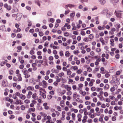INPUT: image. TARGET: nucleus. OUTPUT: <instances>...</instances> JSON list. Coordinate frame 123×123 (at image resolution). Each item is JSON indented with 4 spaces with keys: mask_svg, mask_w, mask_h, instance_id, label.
Listing matches in <instances>:
<instances>
[{
    "mask_svg": "<svg viewBox=\"0 0 123 123\" xmlns=\"http://www.w3.org/2000/svg\"><path fill=\"white\" fill-rule=\"evenodd\" d=\"M119 0H111V2L113 4L115 7H117V4L118 3Z\"/></svg>",
    "mask_w": 123,
    "mask_h": 123,
    "instance_id": "obj_1",
    "label": "nucleus"
},
{
    "mask_svg": "<svg viewBox=\"0 0 123 123\" xmlns=\"http://www.w3.org/2000/svg\"><path fill=\"white\" fill-rule=\"evenodd\" d=\"M17 15L15 20L18 21L20 20L22 16V14L21 13H18Z\"/></svg>",
    "mask_w": 123,
    "mask_h": 123,
    "instance_id": "obj_2",
    "label": "nucleus"
},
{
    "mask_svg": "<svg viewBox=\"0 0 123 123\" xmlns=\"http://www.w3.org/2000/svg\"><path fill=\"white\" fill-rule=\"evenodd\" d=\"M2 86L4 87H6L8 86V84L7 81L3 80L2 83Z\"/></svg>",
    "mask_w": 123,
    "mask_h": 123,
    "instance_id": "obj_3",
    "label": "nucleus"
},
{
    "mask_svg": "<svg viewBox=\"0 0 123 123\" xmlns=\"http://www.w3.org/2000/svg\"><path fill=\"white\" fill-rule=\"evenodd\" d=\"M32 98L34 100H37L38 98V97L37 96V94L36 93H33L32 96Z\"/></svg>",
    "mask_w": 123,
    "mask_h": 123,
    "instance_id": "obj_4",
    "label": "nucleus"
},
{
    "mask_svg": "<svg viewBox=\"0 0 123 123\" xmlns=\"http://www.w3.org/2000/svg\"><path fill=\"white\" fill-rule=\"evenodd\" d=\"M17 76L18 77L17 79L19 81H21L22 80L21 74H18Z\"/></svg>",
    "mask_w": 123,
    "mask_h": 123,
    "instance_id": "obj_5",
    "label": "nucleus"
},
{
    "mask_svg": "<svg viewBox=\"0 0 123 123\" xmlns=\"http://www.w3.org/2000/svg\"><path fill=\"white\" fill-rule=\"evenodd\" d=\"M75 6L74 5H72L71 4H69L66 5L65 7H66L68 8L69 7L70 8H71L73 7H74Z\"/></svg>",
    "mask_w": 123,
    "mask_h": 123,
    "instance_id": "obj_6",
    "label": "nucleus"
},
{
    "mask_svg": "<svg viewBox=\"0 0 123 123\" xmlns=\"http://www.w3.org/2000/svg\"><path fill=\"white\" fill-rule=\"evenodd\" d=\"M0 30L5 31H6L5 26L4 25H2L0 27Z\"/></svg>",
    "mask_w": 123,
    "mask_h": 123,
    "instance_id": "obj_7",
    "label": "nucleus"
},
{
    "mask_svg": "<svg viewBox=\"0 0 123 123\" xmlns=\"http://www.w3.org/2000/svg\"><path fill=\"white\" fill-rule=\"evenodd\" d=\"M35 110V108L34 107H33L29 109V110L28 111V112H31V111L34 112Z\"/></svg>",
    "mask_w": 123,
    "mask_h": 123,
    "instance_id": "obj_8",
    "label": "nucleus"
},
{
    "mask_svg": "<svg viewBox=\"0 0 123 123\" xmlns=\"http://www.w3.org/2000/svg\"><path fill=\"white\" fill-rule=\"evenodd\" d=\"M43 83V88H45L47 86V82H46L44 80H43L42 81Z\"/></svg>",
    "mask_w": 123,
    "mask_h": 123,
    "instance_id": "obj_9",
    "label": "nucleus"
},
{
    "mask_svg": "<svg viewBox=\"0 0 123 123\" xmlns=\"http://www.w3.org/2000/svg\"><path fill=\"white\" fill-rule=\"evenodd\" d=\"M35 2L36 4H37L39 6H40V2L41 1L39 0H35Z\"/></svg>",
    "mask_w": 123,
    "mask_h": 123,
    "instance_id": "obj_10",
    "label": "nucleus"
},
{
    "mask_svg": "<svg viewBox=\"0 0 123 123\" xmlns=\"http://www.w3.org/2000/svg\"><path fill=\"white\" fill-rule=\"evenodd\" d=\"M51 72L53 73H57L59 72V71L57 69H53L51 70Z\"/></svg>",
    "mask_w": 123,
    "mask_h": 123,
    "instance_id": "obj_11",
    "label": "nucleus"
},
{
    "mask_svg": "<svg viewBox=\"0 0 123 123\" xmlns=\"http://www.w3.org/2000/svg\"><path fill=\"white\" fill-rule=\"evenodd\" d=\"M78 97V95L76 92H75L74 93L73 97L74 98L73 100L74 99H75L76 98Z\"/></svg>",
    "mask_w": 123,
    "mask_h": 123,
    "instance_id": "obj_12",
    "label": "nucleus"
},
{
    "mask_svg": "<svg viewBox=\"0 0 123 123\" xmlns=\"http://www.w3.org/2000/svg\"><path fill=\"white\" fill-rule=\"evenodd\" d=\"M79 92L83 96H84L86 94V92H83L81 90Z\"/></svg>",
    "mask_w": 123,
    "mask_h": 123,
    "instance_id": "obj_13",
    "label": "nucleus"
},
{
    "mask_svg": "<svg viewBox=\"0 0 123 123\" xmlns=\"http://www.w3.org/2000/svg\"><path fill=\"white\" fill-rule=\"evenodd\" d=\"M27 89L29 90H33L34 89V88L33 87L30 86L27 87Z\"/></svg>",
    "mask_w": 123,
    "mask_h": 123,
    "instance_id": "obj_14",
    "label": "nucleus"
},
{
    "mask_svg": "<svg viewBox=\"0 0 123 123\" xmlns=\"http://www.w3.org/2000/svg\"><path fill=\"white\" fill-rule=\"evenodd\" d=\"M100 2V4L104 5L105 3V0H98Z\"/></svg>",
    "mask_w": 123,
    "mask_h": 123,
    "instance_id": "obj_15",
    "label": "nucleus"
},
{
    "mask_svg": "<svg viewBox=\"0 0 123 123\" xmlns=\"http://www.w3.org/2000/svg\"><path fill=\"white\" fill-rule=\"evenodd\" d=\"M52 14V12L51 10H49L48 12L47 15L48 16H51Z\"/></svg>",
    "mask_w": 123,
    "mask_h": 123,
    "instance_id": "obj_16",
    "label": "nucleus"
},
{
    "mask_svg": "<svg viewBox=\"0 0 123 123\" xmlns=\"http://www.w3.org/2000/svg\"><path fill=\"white\" fill-rule=\"evenodd\" d=\"M70 54V53L68 51H66L65 53V55L67 57L69 56Z\"/></svg>",
    "mask_w": 123,
    "mask_h": 123,
    "instance_id": "obj_17",
    "label": "nucleus"
},
{
    "mask_svg": "<svg viewBox=\"0 0 123 123\" xmlns=\"http://www.w3.org/2000/svg\"><path fill=\"white\" fill-rule=\"evenodd\" d=\"M109 85L107 84H106L104 87V89H108L109 87Z\"/></svg>",
    "mask_w": 123,
    "mask_h": 123,
    "instance_id": "obj_18",
    "label": "nucleus"
},
{
    "mask_svg": "<svg viewBox=\"0 0 123 123\" xmlns=\"http://www.w3.org/2000/svg\"><path fill=\"white\" fill-rule=\"evenodd\" d=\"M37 104L38 105L37 106V109L39 110H42V107H41L39 105H38L39 104Z\"/></svg>",
    "mask_w": 123,
    "mask_h": 123,
    "instance_id": "obj_19",
    "label": "nucleus"
},
{
    "mask_svg": "<svg viewBox=\"0 0 123 123\" xmlns=\"http://www.w3.org/2000/svg\"><path fill=\"white\" fill-rule=\"evenodd\" d=\"M22 71L23 73L25 75L27 74L26 72H28V71L26 70H23Z\"/></svg>",
    "mask_w": 123,
    "mask_h": 123,
    "instance_id": "obj_20",
    "label": "nucleus"
},
{
    "mask_svg": "<svg viewBox=\"0 0 123 123\" xmlns=\"http://www.w3.org/2000/svg\"><path fill=\"white\" fill-rule=\"evenodd\" d=\"M93 35L92 34H90L89 36V38L91 39H92L93 38Z\"/></svg>",
    "mask_w": 123,
    "mask_h": 123,
    "instance_id": "obj_21",
    "label": "nucleus"
},
{
    "mask_svg": "<svg viewBox=\"0 0 123 123\" xmlns=\"http://www.w3.org/2000/svg\"><path fill=\"white\" fill-rule=\"evenodd\" d=\"M20 31V28H17V30H14V32H19Z\"/></svg>",
    "mask_w": 123,
    "mask_h": 123,
    "instance_id": "obj_22",
    "label": "nucleus"
},
{
    "mask_svg": "<svg viewBox=\"0 0 123 123\" xmlns=\"http://www.w3.org/2000/svg\"><path fill=\"white\" fill-rule=\"evenodd\" d=\"M17 37L18 38H21L22 37V35L20 34H18L17 35Z\"/></svg>",
    "mask_w": 123,
    "mask_h": 123,
    "instance_id": "obj_23",
    "label": "nucleus"
},
{
    "mask_svg": "<svg viewBox=\"0 0 123 123\" xmlns=\"http://www.w3.org/2000/svg\"><path fill=\"white\" fill-rule=\"evenodd\" d=\"M75 15V13L74 12L70 14V16L71 17H74Z\"/></svg>",
    "mask_w": 123,
    "mask_h": 123,
    "instance_id": "obj_24",
    "label": "nucleus"
},
{
    "mask_svg": "<svg viewBox=\"0 0 123 123\" xmlns=\"http://www.w3.org/2000/svg\"><path fill=\"white\" fill-rule=\"evenodd\" d=\"M64 75V73L63 72H62L59 74H58V75L60 77H61L63 76Z\"/></svg>",
    "mask_w": 123,
    "mask_h": 123,
    "instance_id": "obj_25",
    "label": "nucleus"
},
{
    "mask_svg": "<svg viewBox=\"0 0 123 123\" xmlns=\"http://www.w3.org/2000/svg\"><path fill=\"white\" fill-rule=\"evenodd\" d=\"M89 39L88 37H86L83 39V41L86 42H87L89 41Z\"/></svg>",
    "mask_w": 123,
    "mask_h": 123,
    "instance_id": "obj_26",
    "label": "nucleus"
},
{
    "mask_svg": "<svg viewBox=\"0 0 123 123\" xmlns=\"http://www.w3.org/2000/svg\"><path fill=\"white\" fill-rule=\"evenodd\" d=\"M54 21L55 19L53 18H50L49 19V21L51 23H54Z\"/></svg>",
    "mask_w": 123,
    "mask_h": 123,
    "instance_id": "obj_27",
    "label": "nucleus"
},
{
    "mask_svg": "<svg viewBox=\"0 0 123 123\" xmlns=\"http://www.w3.org/2000/svg\"><path fill=\"white\" fill-rule=\"evenodd\" d=\"M116 11H115V12L116 13V16L117 17H119V18H120V16L121 15V13H116Z\"/></svg>",
    "mask_w": 123,
    "mask_h": 123,
    "instance_id": "obj_28",
    "label": "nucleus"
},
{
    "mask_svg": "<svg viewBox=\"0 0 123 123\" xmlns=\"http://www.w3.org/2000/svg\"><path fill=\"white\" fill-rule=\"evenodd\" d=\"M71 73V71L70 70H69L67 71V74L68 75H70Z\"/></svg>",
    "mask_w": 123,
    "mask_h": 123,
    "instance_id": "obj_29",
    "label": "nucleus"
},
{
    "mask_svg": "<svg viewBox=\"0 0 123 123\" xmlns=\"http://www.w3.org/2000/svg\"><path fill=\"white\" fill-rule=\"evenodd\" d=\"M87 71L88 72H91L92 71V69L90 67H88L87 68Z\"/></svg>",
    "mask_w": 123,
    "mask_h": 123,
    "instance_id": "obj_30",
    "label": "nucleus"
},
{
    "mask_svg": "<svg viewBox=\"0 0 123 123\" xmlns=\"http://www.w3.org/2000/svg\"><path fill=\"white\" fill-rule=\"evenodd\" d=\"M75 73H73L72 75H71L69 76V77L71 78H72L74 77V76L75 75Z\"/></svg>",
    "mask_w": 123,
    "mask_h": 123,
    "instance_id": "obj_31",
    "label": "nucleus"
},
{
    "mask_svg": "<svg viewBox=\"0 0 123 123\" xmlns=\"http://www.w3.org/2000/svg\"><path fill=\"white\" fill-rule=\"evenodd\" d=\"M42 96L44 98H46V95L44 93H42Z\"/></svg>",
    "mask_w": 123,
    "mask_h": 123,
    "instance_id": "obj_32",
    "label": "nucleus"
},
{
    "mask_svg": "<svg viewBox=\"0 0 123 123\" xmlns=\"http://www.w3.org/2000/svg\"><path fill=\"white\" fill-rule=\"evenodd\" d=\"M24 102L26 104H28L30 103V101L28 99H26L25 100Z\"/></svg>",
    "mask_w": 123,
    "mask_h": 123,
    "instance_id": "obj_33",
    "label": "nucleus"
},
{
    "mask_svg": "<svg viewBox=\"0 0 123 123\" xmlns=\"http://www.w3.org/2000/svg\"><path fill=\"white\" fill-rule=\"evenodd\" d=\"M112 15V13H107L106 16L107 17H109L111 16Z\"/></svg>",
    "mask_w": 123,
    "mask_h": 123,
    "instance_id": "obj_34",
    "label": "nucleus"
},
{
    "mask_svg": "<svg viewBox=\"0 0 123 123\" xmlns=\"http://www.w3.org/2000/svg\"><path fill=\"white\" fill-rule=\"evenodd\" d=\"M21 108L22 110H24L25 109V107L24 105H22L21 106Z\"/></svg>",
    "mask_w": 123,
    "mask_h": 123,
    "instance_id": "obj_35",
    "label": "nucleus"
},
{
    "mask_svg": "<svg viewBox=\"0 0 123 123\" xmlns=\"http://www.w3.org/2000/svg\"><path fill=\"white\" fill-rule=\"evenodd\" d=\"M69 35V33L68 32H65L64 34V36H65L67 37Z\"/></svg>",
    "mask_w": 123,
    "mask_h": 123,
    "instance_id": "obj_36",
    "label": "nucleus"
},
{
    "mask_svg": "<svg viewBox=\"0 0 123 123\" xmlns=\"http://www.w3.org/2000/svg\"><path fill=\"white\" fill-rule=\"evenodd\" d=\"M15 104H20L21 105L22 104L21 103H20V102L19 101H18V99L15 102Z\"/></svg>",
    "mask_w": 123,
    "mask_h": 123,
    "instance_id": "obj_37",
    "label": "nucleus"
},
{
    "mask_svg": "<svg viewBox=\"0 0 123 123\" xmlns=\"http://www.w3.org/2000/svg\"><path fill=\"white\" fill-rule=\"evenodd\" d=\"M80 34L83 36H85L86 35V33L84 31H82L81 32Z\"/></svg>",
    "mask_w": 123,
    "mask_h": 123,
    "instance_id": "obj_38",
    "label": "nucleus"
},
{
    "mask_svg": "<svg viewBox=\"0 0 123 123\" xmlns=\"http://www.w3.org/2000/svg\"><path fill=\"white\" fill-rule=\"evenodd\" d=\"M76 16L78 18H79L80 17V14L79 12H78L76 14Z\"/></svg>",
    "mask_w": 123,
    "mask_h": 123,
    "instance_id": "obj_39",
    "label": "nucleus"
},
{
    "mask_svg": "<svg viewBox=\"0 0 123 123\" xmlns=\"http://www.w3.org/2000/svg\"><path fill=\"white\" fill-rule=\"evenodd\" d=\"M70 10H66L65 11V13H64V14L65 15H67L68 14Z\"/></svg>",
    "mask_w": 123,
    "mask_h": 123,
    "instance_id": "obj_40",
    "label": "nucleus"
},
{
    "mask_svg": "<svg viewBox=\"0 0 123 123\" xmlns=\"http://www.w3.org/2000/svg\"><path fill=\"white\" fill-rule=\"evenodd\" d=\"M82 72V70L81 69H79L77 71V73L78 74H80Z\"/></svg>",
    "mask_w": 123,
    "mask_h": 123,
    "instance_id": "obj_41",
    "label": "nucleus"
},
{
    "mask_svg": "<svg viewBox=\"0 0 123 123\" xmlns=\"http://www.w3.org/2000/svg\"><path fill=\"white\" fill-rule=\"evenodd\" d=\"M41 117L40 115L38 116L37 117V119L38 120H40L41 119Z\"/></svg>",
    "mask_w": 123,
    "mask_h": 123,
    "instance_id": "obj_42",
    "label": "nucleus"
},
{
    "mask_svg": "<svg viewBox=\"0 0 123 123\" xmlns=\"http://www.w3.org/2000/svg\"><path fill=\"white\" fill-rule=\"evenodd\" d=\"M43 33L41 32H39V35L40 37L42 36L43 35Z\"/></svg>",
    "mask_w": 123,
    "mask_h": 123,
    "instance_id": "obj_43",
    "label": "nucleus"
},
{
    "mask_svg": "<svg viewBox=\"0 0 123 123\" xmlns=\"http://www.w3.org/2000/svg\"><path fill=\"white\" fill-rule=\"evenodd\" d=\"M30 76V74H26V75H25V78H28Z\"/></svg>",
    "mask_w": 123,
    "mask_h": 123,
    "instance_id": "obj_44",
    "label": "nucleus"
},
{
    "mask_svg": "<svg viewBox=\"0 0 123 123\" xmlns=\"http://www.w3.org/2000/svg\"><path fill=\"white\" fill-rule=\"evenodd\" d=\"M91 90L92 91H94L95 90L96 88L94 87H92L91 88Z\"/></svg>",
    "mask_w": 123,
    "mask_h": 123,
    "instance_id": "obj_45",
    "label": "nucleus"
},
{
    "mask_svg": "<svg viewBox=\"0 0 123 123\" xmlns=\"http://www.w3.org/2000/svg\"><path fill=\"white\" fill-rule=\"evenodd\" d=\"M26 9L29 10V11H30L31 10V8L29 6H26Z\"/></svg>",
    "mask_w": 123,
    "mask_h": 123,
    "instance_id": "obj_46",
    "label": "nucleus"
},
{
    "mask_svg": "<svg viewBox=\"0 0 123 123\" xmlns=\"http://www.w3.org/2000/svg\"><path fill=\"white\" fill-rule=\"evenodd\" d=\"M116 120V117L115 116H113L112 117V121H114Z\"/></svg>",
    "mask_w": 123,
    "mask_h": 123,
    "instance_id": "obj_47",
    "label": "nucleus"
},
{
    "mask_svg": "<svg viewBox=\"0 0 123 123\" xmlns=\"http://www.w3.org/2000/svg\"><path fill=\"white\" fill-rule=\"evenodd\" d=\"M97 8H98L97 6H95L92 9V11H93L94 10H96Z\"/></svg>",
    "mask_w": 123,
    "mask_h": 123,
    "instance_id": "obj_48",
    "label": "nucleus"
},
{
    "mask_svg": "<svg viewBox=\"0 0 123 123\" xmlns=\"http://www.w3.org/2000/svg\"><path fill=\"white\" fill-rule=\"evenodd\" d=\"M96 50L98 52H99L101 51L100 49L99 48H96Z\"/></svg>",
    "mask_w": 123,
    "mask_h": 123,
    "instance_id": "obj_49",
    "label": "nucleus"
},
{
    "mask_svg": "<svg viewBox=\"0 0 123 123\" xmlns=\"http://www.w3.org/2000/svg\"><path fill=\"white\" fill-rule=\"evenodd\" d=\"M56 68L60 70L62 68L61 66L59 65H57L56 66Z\"/></svg>",
    "mask_w": 123,
    "mask_h": 123,
    "instance_id": "obj_50",
    "label": "nucleus"
},
{
    "mask_svg": "<svg viewBox=\"0 0 123 123\" xmlns=\"http://www.w3.org/2000/svg\"><path fill=\"white\" fill-rule=\"evenodd\" d=\"M26 98V97L25 95H22L21 96V98H21L22 99H23V100L25 99Z\"/></svg>",
    "mask_w": 123,
    "mask_h": 123,
    "instance_id": "obj_51",
    "label": "nucleus"
},
{
    "mask_svg": "<svg viewBox=\"0 0 123 123\" xmlns=\"http://www.w3.org/2000/svg\"><path fill=\"white\" fill-rule=\"evenodd\" d=\"M120 27V24H119L118 23L116 25V28H119Z\"/></svg>",
    "mask_w": 123,
    "mask_h": 123,
    "instance_id": "obj_52",
    "label": "nucleus"
},
{
    "mask_svg": "<svg viewBox=\"0 0 123 123\" xmlns=\"http://www.w3.org/2000/svg\"><path fill=\"white\" fill-rule=\"evenodd\" d=\"M115 57L116 59H118L119 58V55L118 54H117L115 55Z\"/></svg>",
    "mask_w": 123,
    "mask_h": 123,
    "instance_id": "obj_53",
    "label": "nucleus"
},
{
    "mask_svg": "<svg viewBox=\"0 0 123 123\" xmlns=\"http://www.w3.org/2000/svg\"><path fill=\"white\" fill-rule=\"evenodd\" d=\"M79 53V52L78 50L76 51L74 50V53L75 54Z\"/></svg>",
    "mask_w": 123,
    "mask_h": 123,
    "instance_id": "obj_54",
    "label": "nucleus"
},
{
    "mask_svg": "<svg viewBox=\"0 0 123 123\" xmlns=\"http://www.w3.org/2000/svg\"><path fill=\"white\" fill-rule=\"evenodd\" d=\"M7 100L8 101L11 103H12L13 101V100L12 99L9 98L8 100L7 99Z\"/></svg>",
    "mask_w": 123,
    "mask_h": 123,
    "instance_id": "obj_55",
    "label": "nucleus"
},
{
    "mask_svg": "<svg viewBox=\"0 0 123 123\" xmlns=\"http://www.w3.org/2000/svg\"><path fill=\"white\" fill-rule=\"evenodd\" d=\"M30 54L31 55H33L34 54V52L33 50H31L30 52Z\"/></svg>",
    "mask_w": 123,
    "mask_h": 123,
    "instance_id": "obj_56",
    "label": "nucleus"
},
{
    "mask_svg": "<svg viewBox=\"0 0 123 123\" xmlns=\"http://www.w3.org/2000/svg\"><path fill=\"white\" fill-rule=\"evenodd\" d=\"M53 57L52 56H50L49 57V59L50 61H52L53 60Z\"/></svg>",
    "mask_w": 123,
    "mask_h": 123,
    "instance_id": "obj_57",
    "label": "nucleus"
},
{
    "mask_svg": "<svg viewBox=\"0 0 123 123\" xmlns=\"http://www.w3.org/2000/svg\"><path fill=\"white\" fill-rule=\"evenodd\" d=\"M73 34L75 35H78V33L77 31H74L73 32Z\"/></svg>",
    "mask_w": 123,
    "mask_h": 123,
    "instance_id": "obj_58",
    "label": "nucleus"
},
{
    "mask_svg": "<svg viewBox=\"0 0 123 123\" xmlns=\"http://www.w3.org/2000/svg\"><path fill=\"white\" fill-rule=\"evenodd\" d=\"M37 54L38 55H41L42 52L40 51H38L37 52Z\"/></svg>",
    "mask_w": 123,
    "mask_h": 123,
    "instance_id": "obj_59",
    "label": "nucleus"
},
{
    "mask_svg": "<svg viewBox=\"0 0 123 123\" xmlns=\"http://www.w3.org/2000/svg\"><path fill=\"white\" fill-rule=\"evenodd\" d=\"M6 8L8 10H10L11 9V7L10 6H8Z\"/></svg>",
    "mask_w": 123,
    "mask_h": 123,
    "instance_id": "obj_60",
    "label": "nucleus"
},
{
    "mask_svg": "<svg viewBox=\"0 0 123 123\" xmlns=\"http://www.w3.org/2000/svg\"><path fill=\"white\" fill-rule=\"evenodd\" d=\"M93 100L94 102L96 103L97 102V99L95 97L93 98Z\"/></svg>",
    "mask_w": 123,
    "mask_h": 123,
    "instance_id": "obj_61",
    "label": "nucleus"
},
{
    "mask_svg": "<svg viewBox=\"0 0 123 123\" xmlns=\"http://www.w3.org/2000/svg\"><path fill=\"white\" fill-rule=\"evenodd\" d=\"M92 94L94 96H96L97 95V93L96 92H94L92 93Z\"/></svg>",
    "mask_w": 123,
    "mask_h": 123,
    "instance_id": "obj_62",
    "label": "nucleus"
},
{
    "mask_svg": "<svg viewBox=\"0 0 123 123\" xmlns=\"http://www.w3.org/2000/svg\"><path fill=\"white\" fill-rule=\"evenodd\" d=\"M22 47L21 46H19L17 47V48L18 49V50H21Z\"/></svg>",
    "mask_w": 123,
    "mask_h": 123,
    "instance_id": "obj_63",
    "label": "nucleus"
},
{
    "mask_svg": "<svg viewBox=\"0 0 123 123\" xmlns=\"http://www.w3.org/2000/svg\"><path fill=\"white\" fill-rule=\"evenodd\" d=\"M16 36V34L15 33H12L11 34V37H14Z\"/></svg>",
    "mask_w": 123,
    "mask_h": 123,
    "instance_id": "obj_64",
    "label": "nucleus"
}]
</instances>
